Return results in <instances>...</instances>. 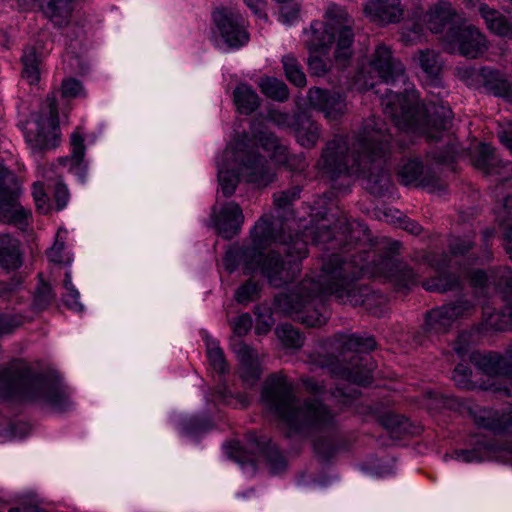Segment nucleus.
Segmentation results:
<instances>
[{
	"label": "nucleus",
	"mask_w": 512,
	"mask_h": 512,
	"mask_svg": "<svg viewBox=\"0 0 512 512\" xmlns=\"http://www.w3.org/2000/svg\"><path fill=\"white\" fill-rule=\"evenodd\" d=\"M413 61L425 73L430 86L434 88L441 86L439 75L442 62L439 53L433 49H420L414 54Z\"/></svg>",
	"instance_id": "30"
},
{
	"label": "nucleus",
	"mask_w": 512,
	"mask_h": 512,
	"mask_svg": "<svg viewBox=\"0 0 512 512\" xmlns=\"http://www.w3.org/2000/svg\"><path fill=\"white\" fill-rule=\"evenodd\" d=\"M19 241L8 234L0 235V265L7 270L20 267Z\"/></svg>",
	"instance_id": "37"
},
{
	"label": "nucleus",
	"mask_w": 512,
	"mask_h": 512,
	"mask_svg": "<svg viewBox=\"0 0 512 512\" xmlns=\"http://www.w3.org/2000/svg\"><path fill=\"white\" fill-rule=\"evenodd\" d=\"M423 287L430 292L444 293L460 288V279L454 274H446L423 282Z\"/></svg>",
	"instance_id": "50"
},
{
	"label": "nucleus",
	"mask_w": 512,
	"mask_h": 512,
	"mask_svg": "<svg viewBox=\"0 0 512 512\" xmlns=\"http://www.w3.org/2000/svg\"><path fill=\"white\" fill-rule=\"evenodd\" d=\"M361 472L373 478H384L393 474L394 461L388 457L368 456L359 464Z\"/></svg>",
	"instance_id": "38"
},
{
	"label": "nucleus",
	"mask_w": 512,
	"mask_h": 512,
	"mask_svg": "<svg viewBox=\"0 0 512 512\" xmlns=\"http://www.w3.org/2000/svg\"><path fill=\"white\" fill-rule=\"evenodd\" d=\"M223 448L227 457L242 467H250L253 471L258 469V460L255 454L243 446L238 440H228Z\"/></svg>",
	"instance_id": "39"
},
{
	"label": "nucleus",
	"mask_w": 512,
	"mask_h": 512,
	"mask_svg": "<svg viewBox=\"0 0 512 512\" xmlns=\"http://www.w3.org/2000/svg\"><path fill=\"white\" fill-rule=\"evenodd\" d=\"M224 159L235 161L241 179L258 188H265L276 180V172L269 160L257 150L227 149L224 152Z\"/></svg>",
	"instance_id": "10"
},
{
	"label": "nucleus",
	"mask_w": 512,
	"mask_h": 512,
	"mask_svg": "<svg viewBox=\"0 0 512 512\" xmlns=\"http://www.w3.org/2000/svg\"><path fill=\"white\" fill-rule=\"evenodd\" d=\"M382 106L384 113L391 117L400 130L424 135L429 140H439L440 134L450 127L453 118L450 107L442 101L435 103L430 100L424 106L414 92L407 93L406 89L405 93H386Z\"/></svg>",
	"instance_id": "5"
},
{
	"label": "nucleus",
	"mask_w": 512,
	"mask_h": 512,
	"mask_svg": "<svg viewBox=\"0 0 512 512\" xmlns=\"http://www.w3.org/2000/svg\"><path fill=\"white\" fill-rule=\"evenodd\" d=\"M475 423L479 428L488 430L494 435H512V416H478Z\"/></svg>",
	"instance_id": "42"
},
{
	"label": "nucleus",
	"mask_w": 512,
	"mask_h": 512,
	"mask_svg": "<svg viewBox=\"0 0 512 512\" xmlns=\"http://www.w3.org/2000/svg\"><path fill=\"white\" fill-rule=\"evenodd\" d=\"M71 146H72V154L70 157L60 158L59 162L62 165H66L67 163H71V168L79 167L81 162L83 161L85 155V145L84 138L78 132H74L71 135Z\"/></svg>",
	"instance_id": "54"
},
{
	"label": "nucleus",
	"mask_w": 512,
	"mask_h": 512,
	"mask_svg": "<svg viewBox=\"0 0 512 512\" xmlns=\"http://www.w3.org/2000/svg\"><path fill=\"white\" fill-rule=\"evenodd\" d=\"M234 102L243 114H250L259 107L258 95L246 85H240L235 88Z\"/></svg>",
	"instance_id": "44"
},
{
	"label": "nucleus",
	"mask_w": 512,
	"mask_h": 512,
	"mask_svg": "<svg viewBox=\"0 0 512 512\" xmlns=\"http://www.w3.org/2000/svg\"><path fill=\"white\" fill-rule=\"evenodd\" d=\"M62 380V375L56 369L50 367L39 375L33 372L30 365L22 362L0 368V384H23L35 381L43 384H58Z\"/></svg>",
	"instance_id": "18"
},
{
	"label": "nucleus",
	"mask_w": 512,
	"mask_h": 512,
	"mask_svg": "<svg viewBox=\"0 0 512 512\" xmlns=\"http://www.w3.org/2000/svg\"><path fill=\"white\" fill-rule=\"evenodd\" d=\"M65 386H0V438L24 439L33 430L30 422L17 417L29 405L56 415L77 409V403L65 392Z\"/></svg>",
	"instance_id": "4"
},
{
	"label": "nucleus",
	"mask_w": 512,
	"mask_h": 512,
	"mask_svg": "<svg viewBox=\"0 0 512 512\" xmlns=\"http://www.w3.org/2000/svg\"><path fill=\"white\" fill-rule=\"evenodd\" d=\"M301 188L293 186L287 190L276 192L273 195L274 206L277 210L288 211L294 201L299 199Z\"/></svg>",
	"instance_id": "56"
},
{
	"label": "nucleus",
	"mask_w": 512,
	"mask_h": 512,
	"mask_svg": "<svg viewBox=\"0 0 512 512\" xmlns=\"http://www.w3.org/2000/svg\"><path fill=\"white\" fill-rule=\"evenodd\" d=\"M399 181L404 185L415 184L426 188L438 187V177L431 174L428 170L425 172L423 165L417 159L407 161L398 172Z\"/></svg>",
	"instance_id": "27"
},
{
	"label": "nucleus",
	"mask_w": 512,
	"mask_h": 512,
	"mask_svg": "<svg viewBox=\"0 0 512 512\" xmlns=\"http://www.w3.org/2000/svg\"><path fill=\"white\" fill-rule=\"evenodd\" d=\"M307 99L310 106L322 112L329 121H337L347 113L345 96L337 91L313 87L309 89Z\"/></svg>",
	"instance_id": "17"
},
{
	"label": "nucleus",
	"mask_w": 512,
	"mask_h": 512,
	"mask_svg": "<svg viewBox=\"0 0 512 512\" xmlns=\"http://www.w3.org/2000/svg\"><path fill=\"white\" fill-rule=\"evenodd\" d=\"M486 326L495 331H508L512 329V314L510 305L498 311L486 307L483 310Z\"/></svg>",
	"instance_id": "43"
},
{
	"label": "nucleus",
	"mask_w": 512,
	"mask_h": 512,
	"mask_svg": "<svg viewBox=\"0 0 512 512\" xmlns=\"http://www.w3.org/2000/svg\"><path fill=\"white\" fill-rule=\"evenodd\" d=\"M365 12L383 24L399 22L403 16L400 0H369Z\"/></svg>",
	"instance_id": "28"
},
{
	"label": "nucleus",
	"mask_w": 512,
	"mask_h": 512,
	"mask_svg": "<svg viewBox=\"0 0 512 512\" xmlns=\"http://www.w3.org/2000/svg\"><path fill=\"white\" fill-rule=\"evenodd\" d=\"M246 440L264 459L272 474H280L287 470L288 461L278 444L275 443L272 438L266 435H260L255 431H249L246 435Z\"/></svg>",
	"instance_id": "19"
},
{
	"label": "nucleus",
	"mask_w": 512,
	"mask_h": 512,
	"mask_svg": "<svg viewBox=\"0 0 512 512\" xmlns=\"http://www.w3.org/2000/svg\"><path fill=\"white\" fill-rule=\"evenodd\" d=\"M496 289L507 298H512V270L509 267L497 269L492 277Z\"/></svg>",
	"instance_id": "55"
},
{
	"label": "nucleus",
	"mask_w": 512,
	"mask_h": 512,
	"mask_svg": "<svg viewBox=\"0 0 512 512\" xmlns=\"http://www.w3.org/2000/svg\"><path fill=\"white\" fill-rule=\"evenodd\" d=\"M452 320L470 314L474 310V305L468 300H458L453 304L445 305Z\"/></svg>",
	"instance_id": "61"
},
{
	"label": "nucleus",
	"mask_w": 512,
	"mask_h": 512,
	"mask_svg": "<svg viewBox=\"0 0 512 512\" xmlns=\"http://www.w3.org/2000/svg\"><path fill=\"white\" fill-rule=\"evenodd\" d=\"M204 340L206 356L212 371L220 377L228 375L230 373V365L219 341L209 335H206Z\"/></svg>",
	"instance_id": "36"
},
{
	"label": "nucleus",
	"mask_w": 512,
	"mask_h": 512,
	"mask_svg": "<svg viewBox=\"0 0 512 512\" xmlns=\"http://www.w3.org/2000/svg\"><path fill=\"white\" fill-rule=\"evenodd\" d=\"M260 402L277 421L288 439L311 440L312 451L323 465H330L340 453L350 452L353 441L343 434H330L337 420L330 406L320 398L299 404L298 386H261Z\"/></svg>",
	"instance_id": "1"
},
{
	"label": "nucleus",
	"mask_w": 512,
	"mask_h": 512,
	"mask_svg": "<svg viewBox=\"0 0 512 512\" xmlns=\"http://www.w3.org/2000/svg\"><path fill=\"white\" fill-rule=\"evenodd\" d=\"M212 220L219 235L225 239L236 236L244 222L240 205L234 201L225 203L219 211L213 208Z\"/></svg>",
	"instance_id": "22"
},
{
	"label": "nucleus",
	"mask_w": 512,
	"mask_h": 512,
	"mask_svg": "<svg viewBox=\"0 0 512 512\" xmlns=\"http://www.w3.org/2000/svg\"><path fill=\"white\" fill-rule=\"evenodd\" d=\"M511 197H507L499 211V217L506 226L505 232V249L512 261V206H510Z\"/></svg>",
	"instance_id": "57"
},
{
	"label": "nucleus",
	"mask_w": 512,
	"mask_h": 512,
	"mask_svg": "<svg viewBox=\"0 0 512 512\" xmlns=\"http://www.w3.org/2000/svg\"><path fill=\"white\" fill-rule=\"evenodd\" d=\"M501 453L512 456V441L499 442L493 438L480 436L474 440L470 448L454 449L451 454L447 453L445 458L450 457L464 463H481Z\"/></svg>",
	"instance_id": "14"
},
{
	"label": "nucleus",
	"mask_w": 512,
	"mask_h": 512,
	"mask_svg": "<svg viewBox=\"0 0 512 512\" xmlns=\"http://www.w3.org/2000/svg\"><path fill=\"white\" fill-rule=\"evenodd\" d=\"M228 161L223 158L218 169V182L221 192L225 197H230L234 194L241 178L239 172L235 173L234 170L228 168Z\"/></svg>",
	"instance_id": "46"
},
{
	"label": "nucleus",
	"mask_w": 512,
	"mask_h": 512,
	"mask_svg": "<svg viewBox=\"0 0 512 512\" xmlns=\"http://www.w3.org/2000/svg\"><path fill=\"white\" fill-rule=\"evenodd\" d=\"M470 361L486 375L512 379V362L497 352L476 351L471 353Z\"/></svg>",
	"instance_id": "24"
},
{
	"label": "nucleus",
	"mask_w": 512,
	"mask_h": 512,
	"mask_svg": "<svg viewBox=\"0 0 512 512\" xmlns=\"http://www.w3.org/2000/svg\"><path fill=\"white\" fill-rule=\"evenodd\" d=\"M475 423L479 428L488 430L494 435H512V416H478Z\"/></svg>",
	"instance_id": "41"
},
{
	"label": "nucleus",
	"mask_w": 512,
	"mask_h": 512,
	"mask_svg": "<svg viewBox=\"0 0 512 512\" xmlns=\"http://www.w3.org/2000/svg\"><path fill=\"white\" fill-rule=\"evenodd\" d=\"M376 340L369 335L338 333L334 336L333 347L339 357L322 356L317 360L320 368L326 369L334 378L351 384H370L386 379L397 381L392 376H384L380 371L373 373V363L367 353L376 348Z\"/></svg>",
	"instance_id": "6"
},
{
	"label": "nucleus",
	"mask_w": 512,
	"mask_h": 512,
	"mask_svg": "<svg viewBox=\"0 0 512 512\" xmlns=\"http://www.w3.org/2000/svg\"><path fill=\"white\" fill-rule=\"evenodd\" d=\"M40 60L37 57L34 47H27L22 56V77L28 81L29 84H35L40 79L39 72Z\"/></svg>",
	"instance_id": "48"
},
{
	"label": "nucleus",
	"mask_w": 512,
	"mask_h": 512,
	"mask_svg": "<svg viewBox=\"0 0 512 512\" xmlns=\"http://www.w3.org/2000/svg\"><path fill=\"white\" fill-rule=\"evenodd\" d=\"M268 119L280 128H292L296 123V114L290 115L279 110H271L268 113Z\"/></svg>",
	"instance_id": "60"
},
{
	"label": "nucleus",
	"mask_w": 512,
	"mask_h": 512,
	"mask_svg": "<svg viewBox=\"0 0 512 512\" xmlns=\"http://www.w3.org/2000/svg\"><path fill=\"white\" fill-rule=\"evenodd\" d=\"M391 134L381 118L365 119L351 136L336 135L328 141L321 154V169L332 178L341 175H365V188L370 194L383 196L392 186L386 169Z\"/></svg>",
	"instance_id": "2"
},
{
	"label": "nucleus",
	"mask_w": 512,
	"mask_h": 512,
	"mask_svg": "<svg viewBox=\"0 0 512 512\" xmlns=\"http://www.w3.org/2000/svg\"><path fill=\"white\" fill-rule=\"evenodd\" d=\"M421 259L423 263L437 271L447 265V257L443 253L425 252Z\"/></svg>",
	"instance_id": "63"
},
{
	"label": "nucleus",
	"mask_w": 512,
	"mask_h": 512,
	"mask_svg": "<svg viewBox=\"0 0 512 512\" xmlns=\"http://www.w3.org/2000/svg\"><path fill=\"white\" fill-rule=\"evenodd\" d=\"M400 247L399 241H392L388 244V257L383 262V269L398 286L408 288L415 284L416 274L404 262L392 258V255L398 253Z\"/></svg>",
	"instance_id": "25"
},
{
	"label": "nucleus",
	"mask_w": 512,
	"mask_h": 512,
	"mask_svg": "<svg viewBox=\"0 0 512 512\" xmlns=\"http://www.w3.org/2000/svg\"><path fill=\"white\" fill-rule=\"evenodd\" d=\"M474 167L485 174L497 175L506 181H512V163L504 162L494 152V148L486 143H481L472 156Z\"/></svg>",
	"instance_id": "20"
},
{
	"label": "nucleus",
	"mask_w": 512,
	"mask_h": 512,
	"mask_svg": "<svg viewBox=\"0 0 512 512\" xmlns=\"http://www.w3.org/2000/svg\"><path fill=\"white\" fill-rule=\"evenodd\" d=\"M258 296H259L258 285L255 282L248 280L236 290L234 299L239 304H247V303L255 300Z\"/></svg>",
	"instance_id": "58"
},
{
	"label": "nucleus",
	"mask_w": 512,
	"mask_h": 512,
	"mask_svg": "<svg viewBox=\"0 0 512 512\" xmlns=\"http://www.w3.org/2000/svg\"><path fill=\"white\" fill-rule=\"evenodd\" d=\"M476 333L472 331H462L458 334L456 340L453 342V351L460 358L471 356V353L476 345Z\"/></svg>",
	"instance_id": "53"
},
{
	"label": "nucleus",
	"mask_w": 512,
	"mask_h": 512,
	"mask_svg": "<svg viewBox=\"0 0 512 512\" xmlns=\"http://www.w3.org/2000/svg\"><path fill=\"white\" fill-rule=\"evenodd\" d=\"M453 322L446 306L443 305L426 314L425 330L430 334H444L449 331Z\"/></svg>",
	"instance_id": "40"
},
{
	"label": "nucleus",
	"mask_w": 512,
	"mask_h": 512,
	"mask_svg": "<svg viewBox=\"0 0 512 512\" xmlns=\"http://www.w3.org/2000/svg\"><path fill=\"white\" fill-rule=\"evenodd\" d=\"M259 87L264 95L273 100L284 102L289 98L287 85L277 78H261L259 81Z\"/></svg>",
	"instance_id": "47"
},
{
	"label": "nucleus",
	"mask_w": 512,
	"mask_h": 512,
	"mask_svg": "<svg viewBox=\"0 0 512 512\" xmlns=\"http://www.w3.org/2000/svg\"><path fill=\"white\" fill-rule=\"evenodd\" d=\"M256 141L266 152L270 153L271 160L275 165L282 166L289 154L288 147L272 132L260 131L255 135Z\"/></svg>",
	"instance_id": "35"
},
{
	"label": "nucleus",
	"mask_w": 512,
	"mask_h": 512,
	"mask_svg": "<svg viewBox=\"0 0 512 512\" xmlns=\"http://www.w3.org/2000/svg\"><path fill=\"white\" fill-rule=\"evenodd\" d=\"M473 246V242L468 238L454 237L449 241V249L453 255H464Z\"/></svg>",
	"instance_id": "64"
},
{
	"label": "nucleus",
	"mask_w": 512,
	"mask_h": 512,
	"mask_svg": "<svg viewBox=\"0 0 512 512\" xmlns=\"http://www.w3.org/2000/svg\"><path fill=\"white\" fill-rule=\"evenodd\" d=\"M340 230V248L356 245L367 237L368 228L365 224L357 221H349L345 216L337 219L335 229Z\"/></svg>",
	"instance_id": "31"
},
{
	"label": "nucleus",
	"mask_w": 512,
	"mask_h": 512,
	"mask_svg": "<svg viewBox=\"0 0 512 512\" xmlns=\"http://www.w3.org/2000/svg\"><path fill=\"white\" fill-rule=\"evenodd\" d=\"M326 14L328 20L323 29L317 28L319 23L311 24V36L306 43L310 51L308 68L316 76H322L328 71L326 62L316 53L325 51L335 39L334 58L338 65L344 67L353 53V20L338 6H331Z\"/></svg>",
	"instance_id": "8"
},
{
	"label": "nucleus",
	"mask_w": 512,
	"mask_h": 512,
	"mask_svg": "<svg viewBox=\"0 0 512 512\" xmlns=\"http://www.w3.org/2000/svg\"><path fill=\"white\" fill-rule=\"evenodd\" d=\"M251 244L239 248L235 256L243 264L245 274L260 271L268 283L280 288L291 282L298 274L299 267L295 263H285L279 252L264 250L276 239L273 223L267 216H262L250 232Z\"/></svg>",
	"instance_id": "7"
},
{
	"label": "nucleus",
	"mask_w": 512,
	"mask_h": 512,
	"mask_svg": "<svg viewBox=\"0 0 512 512\" xmlns=\"http://www.w3.org/2000/svg\"><path fill=\"white\" fill-rule=\"evenodd\" d=\"M445 50L467 59L481 57L488 50L485 35L473 25L451 26L442 38Z\"/></svg>",
	"instance_id": "11"
},
{
	"label": "nucleus",
	"mask_w": 512,
	"mask_h": 512,
	"mask_svg": "<svg viewBox=\"0 0 512 512\" xmlns=\"http://www.w3.org/2000/svg\"><path fill=\"white\" fill-rule=\"evenodd\" d=\"M212 18L228 47L238 49L248 43L249 34L240 13L230 8H221L213 12Z\"/></svg>",
	"instance_id": "15"
},
{
	"label": "nucleus",
	"mask_w": 512,
	"mask_h": 512,
	"mask_svg": "<svg viewBox=\"0 0 512 512\" xmlns=\"http://www.w3.org/2000/svg\"><path fill=\"white\" fill-rule=\"evenodd\" d=\"M270 222L273 223L274 230H276V223L271 220ZM274 235L276 239H274L273 242H279L285 246L283 252L289 258V263L297 264V261H300L307 256V243L298 235L294 237L292 235L286 236L284 231L279 233L274 231Z\"/></svg>",
	"instance_id": "33"
},
{
	"label": "nucleus",
	"mask_w": 512,
	"mask_h": 512,
	"mask_svg": "<svg viewBox=\"0 0 512 512\" xmlns=\"http://www.w3.org/2000/svg\"><path fill=\"white\" fill-rule=\"evenodd\" d=\"M283 68L287 79L295 86L303 87L306 85V76L302 71L301 65L292 55H285L282 58Z\"/></svg>",
	"instance_id": "52"
},
{
	"label": "nucleus",
	"mask_w": 512,
	"mask_h": 512,
	"mask_svg": "<svg viewBox=\"0 0 512 512\" xmlns=\"http://www.w3.org/2000/svg\"><path fill=\"white\" fill-rule=\"evenodd\" d=\"M340 230L331 229L330 225L326 223L317 224L310 232L312 239L315 244H329L327 249H337L340 248L339 240H340Z\"/></svg>",
	"instance_id": "45"
},
{
	"label": "nucleus",
	"mask_w": 512,
	"mask_h": 512,
	"mask_svg": "<svg viewBox=\"0 0 512 512\" xmlns=\"http://www.w3.org/2000/svg\"><path fill=\"white\" fill-rule=\"evenodd\" d=\"M486 88L494 95L512 102V79L505 78L499 72H495L492 74V78L487 80Z\"/></svg>",
	"instance_id": "51"
},
{
	"label": "nucleus",
	"mask_w": 512,
	"mask_h": 512,
	"mask_svg": "<svg viewBox=\"0 0 512 512\" xmlns=\"http://www.w3.org/2000/svg\"><path fill=\"white\" fill-rule=\"evenodd\" d=\"M43 12L57 27H65L70 23L74 10V0H44Z\"/></svg>",
	"instance_id": "32"
},
{
	"label": "nucleus",
	"mask_w": 512,
	"mask_h": 512,
	"mask_svg": "<svg viewBox=\"0 0 512 512\" xmlns=\"http://www.w3.org/2000/svg\"><path fill=\"white\" fill-rule=\"evenodd\" d=\"M55 294L47 283H41L34 294V307L38 310L46 309L54 300Z\"/></svg>",
	"instance_id": "59"
},
{
	"label": "nucleus",
	"mask_w": 512,
	"mask_h": 512,
	"mask_svg": "<svg viewBox=\"0 0 512 512\" xmlns=\"http://www.w3.org/2000/svg\"><path fill=\"white\" fill-rule=\"evenodd\" d=\"M370 66L385 84H406L405 67L399 59L393 56L388 46L380 44L376 47Z\"/></svg>",
	"instance_id": "16"
},
{
	"label": "nucleus",
	"mask_w": 512,
	"mask_h": 512,
	"mask_svg": "<svg viewBox=\"0 0 512 512\" xmlns=\"http://www.w3.org/2000/svg\"><path fill=\"white\" fill-rule=\"evenodd\" d=\"M32 196L34 198L37 210L43 214L48 213L50 206L48 204L47 195L42 183L36 182L33 184Z\"/></svg>",
	"instance_id": "62"
},
{
	"label": "nucleus",
	"mask_w": 512,
	"mask_h": 512,
	"mask_svg": "<svg viewBox=\"0 0 512 512\" xmlns=\"http://www.w3.org/2000/svg\"><path fill=\"white\" fill-rule=\"evenodd\" d=\"M47 100L49 102L47 126L43 119H39L25 133L27 142L35 150L55 148L58 146L60 139L56 99L55 97H48Z\"/></svg>",
	"instance_id": "13"
},
{
	"label": "nucleus",
	"mask_w": 512,
	"mask_h": 512,
	"mask_svg": "<svg viewBox=\"0 0 512 512\" xmlns=\"http://www.w3.org/2000/svg\"><path fill=\"white\" fill-rule=\"evenodd\" d=\"M20 193L21 189L16 176L0 161V212L10 223H26L30 215V212L18 202Z\"/></svg>",
	"instance_id": "12"
},
{
	"label": "nucleus",
	"mask_w": 512,
	"mask_h": 512,
	"mask_svg": "<svg viewBox=\"0 0 512 512\" xmlns=\"http://www.w3.org/2000/svg\"><path fill=\"white\" fill-rule=\"evenodd\" d=\"M232 351L238 361L237 373L239 378L244 382L258 381L263 373V369L257 350L243 341H239L232 346Z\"/></svg>",
	"instance_id": "23"
},
{
	"label": "nucleus",
	"mask_w": 512,
	"mask_h": 512,
	"mask_svg": "<svg viewBox=\"0 0 512 512\" xmlns=\"http://www.w3.org/2000/svg\"><path fill=\"white\" fill-rule=\"evenodd\" d=\"M378 422L394 440L413 438L423 432V426L419 422L394 411L380 414Z\"/></svg>",
	"instance_id": "21"
},
{
	"label": "nucleus",
	"mask_w": 512,
	"mask_h": 512,
	"mask_svg": "<svg viewBox=\"0 0 512 512\" xmlns=\"http://www.w3.org/2000/svg\"><path fill=\"white\" fill-rule=\"evenodd\" d=\"M276 334L285 348L299 349L303 346L305 337L299 329L285 323L276 328Z\"/></svg>",
	"instance_id": "49"
},
{
	"label": "nucleus",
	"mask_w": 512,
	"mask_h": 512,
	"mask_svg": "<svg viewBox=\"0 0 512 512\" xmlns=\"http://www.w3.org/2000/svg\"><path fill=\"white\" fill-rule=\"evenodd\" d=\"M201 392L206 407L203 410L181 414L177 421L180 434L199 443L217 427L216 420H222L221 406L244 409L251 404V397L243 391H232V386H203Z\"/></svg>",
	"instance_id": "9"
},
{
	"label": "nucleus",
	"mask_w": 512,
	"mask_h": 512,
	"mask_svg": "<svg viewBox=\"0 0 512 512\" xmlns=\"http://www.w3.org/2000/svg\"><path fill=\"white\" fill-rule=\"evenodd\" d=\"M456 16V10L452 4L445 0H440L432 4L424 15V21L427 28L434 34L443 33L444 30L453 26L452 22Z\"/></svg>",
	"instance_id": "26"
},
{
	"label": "nucleus",
	"mask_w": 512,
	"mask_h": 512,
	"mask_svg": "<svg viewBox=\"0 0 512 512\" xmlns=\"http://www.w3.org/2000/svg\"><path fill=\"white\" fill-rule=\"evenodd\" d=\"M296 141L304 148H314L321 137V126L305 112L296 114L293 127Z\"/></svg>",
	"instance_id": "29"
},
{
	"label": "nucleus",
	"mask_w": 512,
	"mask_h": 512,
	"mask_svg": "<svg viewBox=\"0 0 512 512\" xmlns=\"http://www.w3.org/2000/svg\"><path fill=\"white\" fill-rule=\"evenodd\" d=\"M361 270L353 261L332 254L315 278L307 277L290 291L276 295L275 309L295 316L309 327H320L326 323V317L317 308V299L321 294L334 295L342 303L352 306L365 303L367 289L356 285Z\"/></svg>",
	"instance_id": "3"
},
{
	"label": "nucleus",
	"mask_w": 512,
	"mask_h": 512,
	"mask_svg": "<svg viewBox=\"0 0 512 512\" xmlns=\"http://www.w3.org/2000/svg\"><path fill=\"white\" fill-rule=\"evenodd\" d=\"M479 13L491 32L502 37L512 38V23L501 12L487 4H481Z\"/></svg>",
	"instance_id": "34"
}]
</instances>
